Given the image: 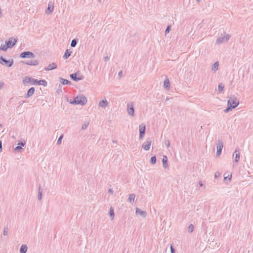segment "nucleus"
Listing matches in <instances>:
<instances>
[{
  "mask_svg": "<svg viewBox=\"0 0 253 253\" xmlns=\"http://www.w3.org/2000/svg\"><path fill=\"white\" fill-rule=\"evenodd\" d=\"M163 165L164 168H167L168 167V157L166 156H164L163 157Z\"/></svg>",
  "mask_w": 253,
  "mask_h": 253,
  "instance_id": "19",
  "label": "nucleus"
},
{
  "mask_svg": "<svg viewBox=\"0 0 253 253\" xmlns=\"http://www.w3.org/2000/svg\"><path fill=\"white\" fill-rule=\"evenodd\" d=\"M139 139H142L145 135L146 127L144 124H141L139 126Z\"/></svg>",
  "mask_w": 253,
  "mask_h": 253,
  "instance_id": "12",
  "label": "nucleus"
},
{
  "mask_svg": "<svg viewBox=\"0 0 253 253\" xmlns=\"http://www.w3.org/2000/svg\"><path fill=\"white\" fill-rule=\"evenodd\" d=\"M227 177H224V179H227Z\"/></svg>",
  "mask_w": 253,
  "mask_h": 253,
  "instance_id": "56",
  "label": "nucleus"
},
{
  "mask_svg": "<svg viewBox=\"0 0 253 253\" xmlns=\"http://www.w3.org/2000/svg\"><path fill=\"white\" fill-rule=\"evenodd\" d=\"M169 98L168 97H167V98H166V101L169 100Z\"/></svg>",
  "mask_w": 253,
  "mask_h": 253,
  "instance_id": "54",
  "label": "nucleus"
},
{
  "mask_svg": "<svg viewBox=\"0 0 253 253\" xmlns=\"http://www.w3.org/2000/svg\"><path fill=\"white\" fill-rule=\"evenodd\" d=\"M194 230V225L192 224H190L188 227V232L189 233H192Z\"/></svg>",
  "mask_w": 253,
  "mask_h": 253,
  "instance_id": "33",
  "label": "nucleus"
},
{
  "mask_svg": "<svg viewBox=\"0 0 253 253\" xmlns=\"http://www.w3.org/2000/svg\"><path fill=\"white\" fill-rule=\"evenodd\" d=\"M63 137V135H61L59 137V138L57 140V145H60L61 143V141H62V139Z\"/></svg>",
  "mask_w": 253,
  "mask_h": 253,
  "instance_id": "35",
  "label": "nucleus"
},
{
  "mask_svg": "<svg viewBox=\"0 0 253 253\" xmlns=\"http://www.w3.org/2000/svg\"><path fill=\"white\" fill-rule=\"evenodd\" d=\"M104 59L105 61H107L109 60V58L108 56H105V57H104Z\"/></svg>",
  "mask_w": 253,
  "mask_h": 253,
  "instance_id": "48",
  "label": "nucleus"
},
{
  "mask_svg": "<svg viewBox=\"0 0 253 253\" xmlns=\"http://www.w3.org/2000/svg\"><path fill=\"white\" fill-rule=\"evenodd\" d=\"M219 63L218 62H215L213 64L211 67V70L213 71L214 73L216 72L217 70H218Z\"/></svg>",
  "mask_w": 253,
  "mask_h": 253,
  "instance_id": "20",
  "label": "nucleus"
},
{
  "mask_svg": "<svg viewBox=\"0 0 253 253\" xmlns=\"http://www.w3.org/2000/svg\"><path fill=\"white\" fill-rule=\"evenodd\" d=\"M230 38V35L226 34L225 33L221 34L220 36L217 38L216 41V43L217 44H220L223 43L227 42L229 41Z\"/></svg>",
  "mask_w": 253,
  "mask_h": 253,
  "instance_id": "1",
  "label": "nucleus"
},
{
  "mask_svg": "<svg viewBox=\"0 0 253 253\" xmlns=\"http://www.w3.org/2000/svg\"><path fill=\"white\" fill-rule=\"evenodd\" d=\"M22 149V147L21 146H17V147H16L14 149V150L16 152H18L20 150H21Z\"/></svg>",
  "mask_w": 253,
  "mask_h": 253,
  "instance_id": "39",
  "label": "nucleus"
},
{
  "mask_svg": "<svg viewBox=\"0 0 253 253\" xmlns=\"http://www.w3.org/2000/svg\"><path fill=\"white\" fill-rule=\"evenodd\" d=\"M123 75V72L122 71H121L119 73H118V76L119 77H121Z\"/></svg>",
  "mask_w": 253,
  "mask_h": 253,
  "instance_id": "49",
  "label": "nucleus"
},
{
  "mask_svg": "<svg viewBox=\"0 0 253 253\" xmlns=\"http://www.w3.org/2000/svg\"><path fill=\"white\" fill-rule=\"evenodd\" d=\"M71 54V51H69L68 49H67L63 56V58H64L65 59H67L68 57L70 56Z\"/></svg>",
  "mask_w": 253,
  "mask_h": 253,
  "instance_id": "27",
  "label": "nucleus"
},
{
  "mask_svg": "<svg viewBox=\"0 0 253 253\" xmlns=\"http://www.w3.org/2000/svg\"><path fill=\"white\" fill-rule=\"evenodd\" d=\"M199 185H200L201 187L203 186V185L202 182V181H199Z\"/></svg>",
  "mask_w": 253,
  "mask_h": 253,
  "instance_id": "51",
  "label": "nucleus"
},
{
  "mask_svg": "<svg viewBox=\"0 0 253 253\" xmlns=\"http://www.w3.org/2000/svg\"><path fill=\"white\" fill-rule=\"evenodd\" d=\"M239 104V100L234 96L230 97L227 102V106H230L232 109L237 107Z\"/></svg>",
  "mask_w": 253,
  "mask_h": 253,
  "instance_id": "3",
  "label": "nucleus"
},
{
  "mask_svg": "<svg viewBox=\"0 0 253 253\" xmlns=\"http://www.w3.org/2000/svg\"><path fill=\"white\" fill-rule=\"evenodd\" d=\"M36 84H38V85H42L45 86L47 85V82L45 80H42L38 81V83H37Z\"/></svg>",
  "mask_w": 253,
  "mask_h": 253,
  "instance_id": "25",
  "label": "nucleus"
},
{
  "mask_svg": "<svg viewBox=\"0 0 253 253\" xmlns=\"http://www.w3.org/2000/svg\"><path fill=\"white\" fill-rule=\"evenodd\" d=\"M27 251V246L26 245H22L20 249V253H26Z\"/></svg>",
  "mask_w": 253,
  "mask_h": 253,
  "instance_id": "22",
  "label": "nucleus"
},
{
  "mask_svg": "<svg viewBox=\"0 0 253 253\" xmlns=\"http://www.w3.org/2000/svg\"><path fill=\"white\" fill-rule=\"evenodd\" d=\"M196 1H197V2H198V3H199V2H200V0H196Z\"/></svg>",
  "mask_w": 253,
  "mask_h": 253,
  "instance_id": "53",
  "label": "nucleus"
},
{
  "mask_svg": "<svg viewBox=\"0 0 253 253\" xmlns=\"http://www.w3.org/2000/svg\"><path fill=\"white\" fill-rule=\"evenodd\" d=\"M150 161H151V163L152 164H155V163H156V157H155V156L152 157L151 158Z\"/></svg>",
  "mask_w": 253,
  "mask_h": 253,
  "instance_id": "34",
  "label": "nucleus"
},
{
  "mask_svg": "<svg viewBox=\"0 0 253 253\" xmlns=\"http://www.w3.org/2000/svg\"><path fill=\"white\" fill-rule=\"evenodd\" d=\"M8 47H6V44H1L0 47V50L6 51Z\"/></svg>",
  "mask_w": 253,
  "mask_h": 253,
  "instance_id": "30",
  "label": "nucleus"
},
{
  "mask_svg": "<svg viewBox=\"0 0 253 253\" xmlns=\"http://www.w3.org/2000/svg\"><path fill=\"white\" fill-rule=\"evenodd\" d=\"M12 138H13V139H15V137H14V136H12Z\"/></svg>",
  "mask_w": 253,
  "mask_h": 253,
  "instance_id": "55",
  "label": "nucleus"
},
{
  "mask_svg": "<svg viewBox=\"0 0 253 253\" xmlns=\"http://www.w3.org/2000/svg\"><path fill=\"white\" fill-rule=\"evenodd\" d=\"M231 177H232V175H230V176H229L228 177H227V178L229 179V180H231Z\"/></svg>",
  "mask_w": 253,
  "mask_h": 253,
  "instance_id": "52",
  "label": "nucleus"
},
{
  "mask_svg": "<svg viewBox=\"0 0 253 253\" xmlns=\"http://www.w3.org/2000/svg\"><path fill=\"white\" fill-rule=\"evenodd\" d=\"M38 83V80L31 77L26 76L24 78L23 80V83L24 84H27L29 83H31L32 84H36Z\"/></svg>",
  "mask_w": 253,
  "mask_h": 253,
  "instance_id": "5",
  "label": "nucleus"
},
{
  "mask_svg": "<svg viewBox=\"0 0 253 253\" xmlns=\"http://www.w3.org/2000/svg\"><path fill=\"white\" fill-rule=\"evenodd\" d=\"M223 147V144L222 140L218 139L216 144L217 151L216 155L217 157H219L221 155Z\"/></svg>",
  "mask_w": 253,
  "mask_h": 253,
  "instance_id": "6",
  "label": "nucleus"
},
{
  "mask_svg": "<svg viewBox=\"0 0 253 253\" xmlns=\"http://www.w3.org/2000/svg\"><path fill=\"white\" fill-rule=\"evenodd\" d=\"M88 125V123L83 124V126H82V129H85V128H86V127H87Z\"/></svg>",
  "mask_w": 253,
  "mask_h": 253,
  "instance_id": "43",
  "label": "nucleus"
},
{
  "mask_svg": "<svg viewBox=\"0 0 253 253\" xmlns=\"http://www.w3.org/2000/svg\"><path fill=\"white\" fill-rule=\"evenodd\" d=\"M35 56L34 54L30 51H24L20 55V57L22 58H33Z\"/></svg>",
  "mask_w": 253,
  "mask_h": 253,
  "instance_id": "10",
  "label": "nucleus"
},
{
  "mask_svg": "<svg viewBox=\"0 0 253 253\" xmlns=\"http://www.w3.org/2000/svg\"><path fill=\"white\" fill-rule=\"evenodd\" d=\"M134 103L132 102H129L127 104V112L129 115L131 116H134Z\"/></svg>",
  "mask_w": 253,
  "mask_h": 253,
  "instance_id": "7",
  "label": "nucleus"
},
{
  "mask_svg": "<svg viewBox=\"0 0 253 253\" xmlns=\"http://www.w3.org/2000/svg\"><path fill=\"white\" fill-rule=\"evenodd\" d=\"M35 92V88L33 87H31L27 91L26 97L28 98L32 95Z\"/></svg>",
  "mask_w": 253,
  "mask_h": 253,
  "instance_id": "18",
  "label": "nucleus"
},
{
  "mask_svg": "<svg viewBox=\"0 0 253 253\" xmlns=\"http://www.w3.org/2000/svg\"><path fill=\"white\" fill-rule=\"evenodd\" d=\"M224 88V85L222 83H220L218 86V89L219 91H222Z\"/></svg>",
  "mask_w": 253,
  "mask_h": 253,
  "instance_id": "32",
  "label": "nucleus"
},
{
  "mask_svg": "<svg viewBox=\"0 0 253 253\" xmlns=\"http://www.w3.org/2000/svg\"><path fill=\"white\" fill-rule=\"evenodd\" d=\"M135 197V196L134 194H130L127 200L128 202L130 203H133L134 201Z\"/></svg>",
  "mask_w": 253,
  "mask_h": 253,
  "instance_id": "23",
  "label": "nucleus"
},
{
  "mask_svg": "<svg viewBox=\"0 0 253 253\" xmlns=\"http://www.w3.org/2000/svg\"><path fill=\"white\" fill-rule=\"evenodd\" d=\"M108 105V102L106 99L101 100L99 102V106L103 108H105Z\"/></svg>",
  "mask_w": 253,
  "mask_h": 253,
  "instance_id": "16",
  "label": "nucleus"
},
{
  "mask_svg": "<svg viewBox=\"0 0 253 253\" xmlns=\"http://www.w3.org/2000/svg\"><path fill=\"white\" fill-rule=\"evenodd\" d=\"M0 126H1V124H0Z\"/></svg>",
  "mask_w": 253,
  "mask_h": 253,
  "instance_id": "57",
  "label": "nucleus"
},
{
  "mask_svg": "<svg viewBox=\"0 0 253 253\" xmlns=\"http://www.w3.org/2000/svg\"><path fill=\"white\" fill-rule=\"evenodd\" d=\"M164 143L167 147L168 148L169 147L170 143V141L169 140H165Z\"/></svg>",
  "mask_w": 253,
  "mask_h": 253,
  "instance_id": "36",
  "label": "nucleus"
},
{
  "mask_svg": "<svg viewBox=\"0 0 253 253\" xmlns=\"http://www.w3.org/2000/svg\"><path fill=\"white\" fill-rule=\"evenodd\" d=\"M108 192L112 194L113 193V190L112 189H109L108 190Z\"/></svg>",
  "mask_w": 253,
  "mask_h": 253,
  "instance_id": "50",
  "label": "nucleus"
},
{
  "mask_svg": "<svg viewBox=\"0 0 253 253\" xmlns=\"http://www.w3.org/2000/svg\"><path fill=\"white\" fill-rule=\"evenodd\" d=\"M13 60H6L2 56L0 57V64L2 65H5L7 67H10L13 64Z\"/></svg>",
  "mask_w": 253,
  "mask_h": 253,
  "instance_id": "4",
  "label": "nucleus"
},
{
  "mask_svg": "<svg viewBox=\"0 0 253 253\" xmlns=\"http://www.w3.org/2000/svg\"><path fill=\"white\" fill-rule=\"evenodd\" d=\"M164 85L165 88L169 89L170 87V83L168 79H166L164 82Z\"/></svg>",
  "mask_w": 253,
  "mask_h": 253,
  "instance_id": "21",
  "label": "nucleus"
},
{
  "mask_svg": "<svg viewBox=\"0 0 253 253\" xmlns=\"http://www.w3.org/2000/svg\"><path fill=\"white\" fill-rule=\"evenodd\" d=\"M234 155H235L234 162L236 163H237L239 162V161L240 160V151L238 148L236 149V150L234 152V153L233 154V157L234 156Z\"/></svg>",
  "mask_w": 253,
  "mask_h": 253,
  "instance_id": "13",
  "label": "nucleus"
},
{
  "mask_svg": "<svg viewBox=\"0 0 253 253\" xmlns=\"http://www.w3.org/2000/svg\"><path fill=\"white\" fill-rule=\"evenodd\" d=\"M42 190L41 188L40 187L38 191V198L39 200H41L42 199Z\"/></svg>",
  "mask_w": 253,
  "mask_h": 253,
  "instance_id": "28",
  "label": "nucleus"
},
{
  "mask_svg": "<svg viewBox=\"0 0 253 253\" xmlns=\"http://www.w3.org/2000/svg\"><path fill=\"white\" fill-rule=\"evenodd\" d=\"M2 151V142L0 140V152Z\"/></svg>",
  "mask_w": 253,
  "mask_h": 253,
  "instance_id": "46",
  "label": "nucleus"
},
{
  "mask_svg": "<svg viewBox=\"0 0 253 253\" xmlns=\"http://www.w3.org/2000/svg\"><path fill=\"white\" fill-rule=\"evenodd\" d=\"M170 252L171 253H175V250L174 249L172 245L170 246Z\"/></svg>",
  "mask_w": 253,
  "mask_h": 253,
  "instance_id": "44",
  "label": "nucleus"
},
{
  "mask_svg": "<svg viewBox=\"0 0 253 253\" xmlns=\"http://www.w3.org/2000/svg\"><path fill=\"white\" fill-rule=\"evenodd\" d=\"M136 213L137 214H139L143 218L146 217L147 213L145 211H140L139 209L138 208H136Z\"/></svg>",
  "mask_w": 253,
  "mask_h": 253,
  "instance_id": "15",
  "label": "nucleus"
},
{
  "mask_svg": "<svg viewBox=\"0 0 253 253\" xmlns=\"http://www.w3.org/2000/svg\"><path fill=\"white\" fill-rule=\"evenodd\" d=\"M220 173L218 171H216L214 173V177L215 178H217L220 176Z\"/></svg>",
  "mask_w": 253,
  "mask_h": 253,
  "instance_id": "41",
  "label": "nucleus"
},
{
  "mask_svg": "<svg viewBox=\"0 0 253 253\" xmlns=\"http://www.w3.org/2000/svg\"><path fill=\"white\" fill-rule=\"evenodd\" d=\"M152 144V139L150 138L146 139L145 142L142 144V147L145 151H148L150 149Z\"/></svg>",
  "mask_w": 253,
  "mask_h": 253,
  "instance_id": "8",
  "label": "nucleus"
},
{
  "mask_svg": "<svg viewBox=\"0 0 253 253\" xmlns=\"http://www.w3.org/2000/svg\"><path fill=\"white\" fill-rule=\"evenodd\" d=\"M60 80L61 83L64 85L68 84H71V82L69 81H68L66 79H64L63 78H60Z\"/></svg>",
  "mask_w": 253,
  "mask_h": 253,
  "instance_id": "24",
  "label": "nucleus"
},
{
  "mask_svg": "<svg viewBox=\"0 0 253 253\" xmlns=\"http://www.w3.org/2000/svg\"><path fill=\"white\" fill-rule=\"evenodd\" d=\"M170 26H168L165 31V33L166 34H168L169 33V31H170Z\"/></svg>",
  "mask_w": 253,
  "mask_h": 253,
  "instance_id": "42",
  "label": "nucleus"
},
{
  "mask_svg": "<svg viewBox=\"0 0 253 253\" xmlns=\"http://www.w3.org/2000/svg\"><path fill=\"white\" fill-rule=\"evenodd\" d=\"M57 67V65L55 63L49 64L47 67L44 68L45 71H50L51 70L55 69Z\"/></svg>",
  "mask_w": 253,
  "mask_h": 253,
  "instance_id": "14",
  "label": "nucleus"
},
{
  "mask_svg": "<svg viewBox=\"0 0 253 253\" xmlns=\"http://www.w3.org/2000/svg\"><path fill=\"white\" fill-rule=\"evenodd\" d=\"M70 77L72 80L76 82L82 80L84 78L83 76L80 75L79 73L78 72L70 74Z\"/></svg>",
  "mask_w": 253,
  "mask_h": 253,
  "instance_id": "9",
  "label": "nucleus"
},
{
  "mask_svg": "<svg viewBox=\"0 0 253 253\" xmlns=\"http://www.w3.org/2000/svg\"><path fill=\"white\" fill-rule=\"evenodd\" d=\"M53 10V6L50 4H48V7H47L46 12L47 14L51 13V12H52Z\"/></svg>",
  "mask_w": 253,
  "mask_h": 253,
  "instance_id": "29",
  "label": "nucleus"
},
{
  "mask_svg": "<svg viewBox=\"0 0 253 253\" xmlns=\"http://www.w3.org/2000/svg\"><path fill=\"white\" fill-rule=\"evenodd\" d=\"M233 109L230 106H227V108L224 110L225 113H228L230 111H231Z\"/></svg>",
  "mask_w": 253,
  "mask_h": 253,
  "instance_id": "37",
  "label": "nucleus"
},
{
  "mask_svg": "<svg viewBox=\"0 0 253 253\" xmlns=\"http://www.w3.org/2000/svg\"><path fill=\"white\" fill-rule=\"evenodd\" d=\"M109 213V215L111 217V220H113L114 218V210L112 207L110 208V209Z\"/></svg>",
  "mask_w": 253,
  "mask_h": 253,
  "instance_id": "26",
  "label": "nucleus"
},
{
  "mask_svg": "<svg viewBox=\"0 0 253 253\" xmlns=\"http://www.w3.org/2000/svg\"><path fill=\"white\" fill-rule=\"evenodd\" d=\"M26 143L25 142H21V143H19L18 144L19 145V146H21V147L22 146H24L25 145Z\"/></svg>",
  "mask_w": 253,
  "mask_h": 253,
  "instance_id": "45",
  "label": "nucleus"
},
{
  "mask_svg": "<svg viewBox=\"0 0 253 253\" xmlns=\"http://www.w3.org/2000/svg\"><path fill=\"white\" fill-rule=\"evenodd\" d=\"M3 234L4 236H6L8 234V228L7 227H5L3 230Z\"/></svg>",
  "mask_w": 253,
  "mask_h": 253,
  "instance_id": "38",
  "label": "nucleus"
},
{
  "mask_svg": "<svg viewBox=\"0 0 253 253\" xmlns=\"http://www.w3.org/2000/svg\"><path fill=\"white\" fill-rule=\"evenodd\" d=\"M77 40L76 39L73 40L72 41L71 43V47H75L77 45Z\"/></svg>",
  "mask_w": 253,
  "mask_h": 253,
  "instance_id": "31",
  "label": "nucleus"
},
{
  "mask_svg": "<svg viewBox=\"0 0 253 253\" xmlns=\"http://www.w3.org/2000/svg\"><path fill=\"white\" fill-rule=\"evenodd\" d=\"M62 91L61 86L60 84H59V86H58V88L56 90V92L58 94H60L61 92H62Z\"/></svg>",
  "mask_w": 253,
  "mask_h": 253,
  "instance_id": "40",
  "label": "nucleus"
},
{
  "mask_svg": "<svg viewBox=\"0 0 253 253\" xmlns=\"http://www.w3.org/2000/svg\"><path fill=\"white\" fill-rule=\"evenodd\" d=\"M3 85H4L3 83H0V89L3 87Z\"/></svg>",
  "mask_w": 253,
  "mask_h": 253,
  "instance_id": "47",
  "label": "nucleus"
},
{
  "mask_svg": "<svg viewBox=\"0 0 253 253\" xmlns=\"http://www.w3.org/2000/svg\"><path fill=\"white\" fill-rule=\"evenodd\" d=\"M24 64L28 65L36 66L38 65V62L36 60H32L27 62H24Z\"/></svg>",
  "mask_w": 253,
  "mask_h": 253,
  "instance_id": "17",
  "label": "nucleus"
},
{
  "mask_svg": "<svg viewBox=\"0 0 253 253\" xmlns=\"http://www.w3.org/2000/svg\"><path fill=\"white\" fill-rule=\"evenodd\" d=\"M17 40L13 38H11L7 42H5L6 47L12 48L16 44Z\"/></svg>",
  "mask_w": 253,
  "mask_h": 253,
  "instance_id": "11",
  "label": "nucleus"
},
{
  "mask_svg": "<svg viewBox=\"0 0 253 253\" xmlns=\"http://www.w3.org/2000/svg\"><path fill=\"white\" fill-rule=\"evenodd\" d=\"M99 1H100L101 0H98Z\"/></svg>",
  "mask_w": 253,
  "mask_h": 253,
  "instance_id": "58",
  "label": "nucleus"
},
{
  "mask_svg": "<svg viewBox=\"0 0 253 253\" xmlns=\"http://www.w3.org/2000/svg\"><path fill=\"white\" fill-rule=\"evenodd\" d=\"M87 101V99L84 96L80 95L76 97L74 100L71 102V103L84 105L86 103Z\"/></svg>",
  "mask_w": 253,
  "mask_h": 253,
  "instance_id": "2",
  "label": "nucleus"
}]
</instances>
